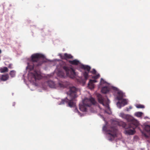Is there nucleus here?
I'll use <instances>...</instances> for the list:
<instances>
[{
    "label": "nucleus",
    "instance_id": "nucleus-7",
    "mask_svg": "<svg viewBox=\"0 0 150 150\" xmlns=\"http://www.w3.org/2000/svg\"><path fill=\"white\" fill-rule=\"evenodd\" d=\"M42 76L41 73L39 71H34L33 72H29L28 74V79L31 82L34 83L37 79L41 78Z\"/></svg>",
    "mask_w": 150,
    "mask_h": 150
},
{
    "label": "nucleus",
    "instance_id": "nucleus-27",
    "mask_svg": "<svg viewBox=\"0 0 150 150\" xmlns=\"http://www.w3.org/2000/svg\"><path fill=\"white\" fill-rule=\"evenodd\" d=\"M12 65H13L12 64H10L8 65V67L10 69L13 68V67H12Z\"/></svg>",
    "mask_w": 150,
    "mask_h": 150
},
{
    "label": "nucleus",
    "instance_id": "nucleus-8",
    "mask_svg": "<svg viewBox=\"0 0 150 150\" xmlns=\"http://www.w3.org/2000/svg\"><path fill=\"white\" fill-rule=\"evenodd\" d=\"M119 116L123 119H125L128 122H131L132 124L134 125L135 126L133 127L136 128L139 124L138 121L132 116L128 114H125L123 113H121L120 114Z\"/></svg>",
    "mask_w": 150,
    "mask_h": 150
},
{
    "label": "nucleus",
    "instance_id": "nucleus-9",
    "mask_svg": "<svg viewBox=\"0 0 150 150\" xmlns=\"http://www.w3.org/2000/svg\"><path fill=\"white\" fill-rule=\"evenodd\" d=\"M48 86L52 88L59 89L61 88H63L66 87L64 83H56L54 81L50 80L47 82Z\"/></svg>",
    "mask_w": 150,
    "mask_h": 150
},
{
    "label": "nucleus",
    "instance_id": "nucleus-18",
    "mask_svg": "<svg viewBox=\"0 0 150 150\" xmlns=\"http://www.w3.org/2000/svg\"><path fill=\"white\" fill-rule=\"evenodd\" d=\"M144 114L143 113L141 112H136L134 114V115L137 117H140Z\"/></svg>",
    "mask_w": 150,
    "mask_h": 150
},
{
    "label": "nucleus",
    "instance_id": "nucleus-4",
    "mask_svg": "<svg viewBox=\"0 0 150 150\" xmlns=\"http://www.w3.org/2000/svg\"><path fill=\"white\" fill-rule=\"evenodd\" d=\"M63 70H59L56 69L54 71L58 76L61 78H65L67 76L71 78H73L76 75L74 70L71 68H68L66 67H63Z\"/></svg>",
    "mask_w": 150,
    "mask_h": 150
},
{
    "label": "nucleus",
    "instance_id": "nucleus-28",
    "mask_svg": "<svg viewBox=\"0 0 150 150\" xmlns=\"http://www.w3.org/2000/svg\"><path fill=\"white\" fill-rule=\"evenodd\" d=\"M106 125L104 126L103 127V131H106Z\"/></svg>",
    "mask_w": 150,
    "mask_h": 150
},
{
    "label": "nucleus",
    "instance_id": "nucleus-34",
    "mask_svg": "<svg viewBox=\"0 0 150 150\" xmlns=\"http://www.w3.org/2000/svg\"><path fill=\"white\" fill-rule=\"evenodd\" d=\"M132 108V107L131 106H130L129 107V109H131Z\"/></svg>",
    "mask_w": 150,
    "mask_h": 150
},
{
    "label": "nucleus",
    "instance_id": "nucleus-33",
    "mask_svg": "<svg viewBox=\"0 0 150 150\" xmlns=\"http://www.w3.org/2000/svg\"><path fill=\"white\" fill-rule=\"evenodd\" d=\"M97 108H98L99 109H100V107L99 105L97 107Z\"/></svg>",
    "mask_w": 150,
    "mask_h": 150
},
{
    "label": "nucleus",
    "instance_id": "nucleus-29",
    "mask_svg": "<svg viewBox=\"0 0 150 150\" xmlns=\"http://www.w3.org/2000/svg\"><path fill=\"white\" fill-rule=\"evenodd\" d=\"M90 81H91V82H92L93 83H95V82H96V81H97L95 80H90Z\"/></svg>",
    "mask_w": 150,
    "mask_h": 150
},
{
    "label": "nucleus",
    "instance_id": "nucleus-25",
    "mask_svg": "<svg viewBox=\"0 0 150 150\" xmlns=\"http://www.w3.org/2000/svg\"><path fill=\"white\" fill-rule=\"evenodd\" d=\"M106 83V82L103 79L101 78V81H100V83L101 84H102V83Z\"/></svg>",
    "mask_w": 150,
    "mask_h": 150
},
{
    "label": "nucleus",
    "instance_id": "nucleus-2",
    "mask_svg": "<svg viewBox=\"0 0 150 150\" xmlns=\"http://www.w3.org/2000/svg\"><path fill=\"white\" fill-rule=\"evenodd\" d=\"M96 103L95 99L93 98H91L89 99L86 98H85L82 101V104H79V109L81 111L83 112H88V113L89 114L90 112H97V111L92 110V109H90V107L91 104L95 105Z\"/></svg>",
    "mask_w": 150,
    "mask_h": 150
},
{
    "label": "nucleus",
    "instance_id": "nucleus-5",
    "mask_svg": "<svg viewBox=\"0 0 150 150\" xmlns=\"http://www.w3.org/2000/svg\"><path fill=\"white\" fill-rule=\"evenodd\" d=\"M112 88L114 90H116L117 91L116 93L117 95L115 99L119 100H122L121 102L118 101L116 104L117 107L120 109L122 107L127 105L128 101L126 99H122L123 98L125 97V96L121 91L119 90L118 89L115 87H113Z\"/></svg>",
    "mask_w": 150,
    "mask_h": 150
},
{
    "label": "nucleus",
    "instance_id": "nucleus-32",
    "mask_svg": "<svg viewBox=\"0 0 150 150\" xmlns=\"http://www.w3.org/2000/svg\"><path fill=\"white\" fill-rule=\"evenodd\" d=\"M126 110L127 111H129V109L128 108H126Z\"/></svg>",
    "mask_w": 150,
    "mask_h": 150
},
{
    "label": "nucleus",
    "instance_id": "nucleus-17",
    "mask_svg": "<svg viewBox=\"0 0 150 150\" xmlns=\"http://www.w3.org/2000/svg\"><path fill=\"white\" fill-rule=\"evenodd\" d=\"M69 63L74 65H78L79 64H80V63L79 61L77 59H75L73 61H69Z\"/></svg>",
    "mask_w": 150,
    "mask_h": 150
},
{
    "label": "nucleus",
    "instance_id": "nucleus-21",
    "mask_svg": "<svg viewBox=\"0 0 150 150\" xmlns=\"http://www.w3.org/2000/svg\"><path fill=\"white\" fill-rule=\"evenodd\" d=\"M0 71L1 72L4 73L5 72H7L8 71V69L7 67H3L1 68Z\"/></svg>",
    "mask_w": 150,
    "mask_h": 150
},
{
    "label": "nucleus",
    "instance_id": "nucleus-13",
    "mask_svg": "<svg viewBox=\"0 0 150 150\" xmlns=\"http://www.w3.org/2000/svg\"><path fill=\"white\" fill-rule=\"evenodd\" d=\"M114 87L113 86H110L109 85L108 86H105L103 87L101 90L102 93H108L111 89H112L116 93H117V91L116 90H114L112 87Z\"/></svg>",
    "mask_w": 150,
    "mask_h": 150
},
{
    "label": "nucleus",
    "instance_id": "nucleus-20",
    "mask_svg": "<svg viewBox=\"0 0 150 150\" xmlns=\"http://www.w3.org/2000/svg\"><path fill=\"white\" fill-rule=\"evenodd\" d=\"M16 71L14 70L11 71L9 74L11 77H14L16 75Z\"/></svg>",
    "mask_w": 150,
    "mask_h": 150
},
{
    "label": "nucleus",
    "instance_id": "nucleus-10",
    "mask_svg": "<svg viewBox=\"0 0 150 150\" xmlns=\"http://www.w3.org/2000/svg\"><path fill=\"white\" fill-rule=\"evenodd\" d=\"M111 129L109 132L107 131L106 134L107 139L110 141H112L117 137V130L115 128H112Z\"/></svg>",
    "mask_w": 150,
    "mask_h": 150
},
{
    "label": "nucleus",
    "instance_id": "nucleus-11",
    "mask_svg": "<svg viewBox=\"0 0 150 150\" xmlns=\"http://www.w3.org/2000/svg\"><path fill=\"white\" fill-rule=\"evenodd\" d=\"M81 68L84 69L85 70H86L87 72H85L83 73V76L86 80L88 78V73L91 69L90 66L88 65H85L83 64H81Z\"/></svg>",
    "mask_w": 150,
    "mask_h": 150
},
{
    "label": "nucleus",
    "instance_id": "nucleus-16",
    "mask_svg": "<svg viewBox=\"0 0 150 150\" xmlns=\"http://www.w3.org/2000/svg\"><path fill=\"white\" fill-rule=\"evenodd\" d=\"M9 77L8 74H7L5 75H2L0 77V80L2 81H5L7 80Z\"/></svg>",
    "mask_w": 150,
    "mask_h": 150
},
{
    "label": "nucleus",
    "instance_id": "nucleus-1",
    "mask_svg": "<svg viewBox=\"0 0 150 150\" xmlns=\"http://www.w3.org/2000/svg\"><path fill=\"white\" fill-rule=\"evenodd\" d=\"M69 88V91L67 93V94L68 95V98L70 99V101L67 98H66L64 100H62L61 102L59 103L58 104L61 105L64 104L66 103H68V106L70 107H75V109L74 111V112L77 113L81 116H82L83 115L80 114L77 109L76 108L75 103L72 102L71 100L76 97V93L79 90L78 88L74 86L70 87Z\"/></svg>",
    "mask_w": 150,
    "mask_h": 150
},
{
    "label": "nucleus",
    "instance_id": "nucleus-26",
    "mask_svg": "<svg viewBox=\"0 0 150 150\" xmlns=\"http://www.w3.org/2000/svg\"><path fill=\"white\" fill-rule=\"evenodd\" d=\"M91 72H92V73L93 74H95L96 73V71L94 69H93V70L91 71Z\"/></svg>",
    "mask_w": 150,
    "mask_h": 150
},
{
    "label": "nucleus",
    "instance_id": "nucleus-31",
    "mask_svg": "<svg viewBox=\"0 0 150 150\" xmlns=\"http://www.w3.org/2000/svg\"><path fill=\"white\" fill-rule=\"evenodd\" d=\"M100 117L103 119V120L105 121V119L104 117H103L102 115H100Z\"/></svg>",
    "mask_w": 150,
    "mask_h": 150
},
{
    "label": "nucleus",
    "instance_id": "nucleus-12",
    "mask_svg": "<svg viewBox=\"0 0 150 150\" xmlns=\"http://www.w3.org/2000/svg\"><path fill=\"white\" fill-rule=\"evenodd\" d=\"M135 128L132 127L131 125H129V129H126L124 133L127 135H132L135 132Z\"/></svg>",
    "mask_w": 150,
    "mask_h": 150
},
{
    "label": "nucleus",
    "instance_id": "nucleus-19",
    "mask_svg": "<svg viewBox=\"0 0 150 150\" xmlns=\"http://www.w3.org/2000/svg\"><path fill=\"white\" fill-rule=\"evenodd\" d=\"M88 87L91 89H93L94 88V85L93 83L89 81L88 84Z\"/></svg>",
    "mask_w": 150,
    "mask_h": 150
},
{
    "label": "nucleus",
    "instance_id": "nucleus-14",
    "mask_svg": "<svg viewBox=\"0 0 150 150\" xmlns=\"http://www.w3.org/2000/svg\"><path fill=\"white\" fill-rule=\"evenodd\" d=\"M61 57L62 59H65L73 58V56L71 54L67 53H65L64 56H61Z\"/></svg>",
    "mask_w": 150,
    "mask_h": 150
},
{
    "label": "nucleus",
    "instance_id": "nucleus-24",
    "mask_svg": "<svg viewBox=\"0 0 150 150\" xmlns=\"http://www.w3.org/2000/svg\"><path fill=\"white\" fill-rule=\"evenodd\" d=\"M100 76V74H97V75H96V76H93V78L95 79H96L98 78H99Z\"/></svg>",
    "mask_w": 150,
    "mask_h": 150
},
{
    "label": "nucleus",
    "instance_id": "nucleus-22",
    "mask_svg": "<svg viewBox=\"0 0 150 150\" xmlns=\"http://www.w3.org/2000/svg\"><path fill=\"white\" fill-rule=\"evenodd\" d=\"M144 129L146 131L148 132L150 131V126L148 125H146L144 127Z\"/></svg>",
    "mask_w": 150,
    "mask_h": 150
},
{
    "label": "nucleus",
    "instance_id": "nucleus-3",
    "mask_svg": "<svg viewBox=\"0 0 150 150\" xmlns=\"http://www.w3.org/2000/svg\"><path fill=\"white\" fill-rule=\"evenodd\" d=\"M44 57L43 54L39 53H36L33 54L31 56V60L29 63H28V66L26 69H28L31 70L33 69L35 65L37 66L41 65L43 62L41 60Z\"/></svg>",
    "mask_w": 150,
    "mask_h": 150
},
{
    "label": "nucleus",
    "instance_id": "nucleus-15",
    "mask_svg": "<svg viewBox=\"0 0 150 150\" xmlns=\"http://www.w3.org/2000/svg\"><path fill=\"white\" fill-rule=\"evenodd\" d=\"M113 124H115V125H119L120 126H122L123 127L125 128V127L126 124L125 123L122 122L121 121L119 123L117 121L116 122H113L112 123Z\"/></svg>",
    "mask_w": 150,
    "mask_h": 150
},
{
    "label": "nucleus",
    "instance_id": "nucleus-36",
    "mask_svg": "<svg viewBox=\"0 0 150 150\" xmlns=\"http://www.w3.org/2000/svg\"><path fill=\"white\" fill-rule=\"evenodd\" d=\"M15 103H14L13 104V106H14V105H15Z\"/></svg>",
    "mask_w": 150,
    "mask_h": 150
},
{
    "label": "nucleus",
    "instance_id": "nucleus-6",
    "mask_svg": "<svg viewBox=\"0 0 150 150\" xmlns=\"http://www.w3.org/2000/svg\"><path fill=\"white\" fill-rule=\"evenodd\" d=\"M97 96L99 103L102 104L105 107V113L109 114H111V112L109 106V104L110 103L109 100L108 98L104 99L100 94H97Z\"/></svg>",
    "mask_w": 150,
    "mask_h": 150
},
{
    "label": "nucleus",
    "instance_id": "nucleus-38",
    "mask_svg": "<svg viewBox=\"0 0 150 150\" xmlns=\"http://www.w3.org/2000/svg\"><path fill=\"white\" fill-rule=\"evenodd\" d=\"M149 142H150V141H149Z\"/></svg>",
    "mask_w": 150,
    "mask_h": 150
},
{
    "label": "nucleus",
    "instance_id": "nucleus-23",
    "mask_svg": "<svg viewBox=\"0 0 150 150\" xmlns=\"http://www.w3.org/2000/svg\"><path fill=\"white\" fill-rule=\"evenodd\" d=\"M136 107L137 108H144V106L142 105H138L136 106Z\"/></svg>",
    "mask_w": 150,
    "mask_h": 150
},
{
    "label": "nucleus",
    "instance_id": "nucleus-35",
    "mask_svg": "<svg viewBox=\"0 0 150 150\" xmlns=\"http://www.w3.org/2000/svg\"><path fill=\"white\" fill-rule=\"evenodd\" d=\"M148 118V117H144V118L145 119H146V118Z\"/></svg>",
    "mask_w": 150,
    "mask_h": 150
},
{
    "label": "nucleus",
    "instance_id": "nucleus-37",
    "mask_svg": "<svg viewBox=\"0 0 150 150\" xmlns=\"http://www.w3.org/2000/svg\"><path fill=\"white\" fill-rule=\"evenodd\" d=\"M1 53V50H0V53Z\"/></svg>",
    "mask_w": 150,
    "mask_h": 150
},
{
    "label": "nucleus",
    "instance_id": "nucleus-30",
    "mask_svg": "<svg viewBox=\"0 0 150 150\" xmlns=\"http://www.w3.org/2000/svg\"><path fill=\"white\" fill-rule=\"evenodd\" d=\"M144 136L146 138L148 137V136L145 134H144Z\"/></svg>",
    "mask_w": 150,
    "mask_h": 150
}]
</instances>
